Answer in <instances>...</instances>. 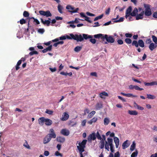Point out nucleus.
<instances>
[{
  "instance_id": "f257e3e1",
  "label": "nucleus",
  "mask_w": 157,
  "mask_h": 157,
  "mask_svg": "<svg viewBox=\"0 0 157 157\" xmlns=\"http://www.w3.org/2000/svg\"><path fill=\"white\" fill-rule=\"evenodd\" d=\"M86 142L87 140H84L81 143L79 142L78 144V145L77 146V148L79 150L80 157H84L82 155V152L84 151V148L85 147Z\"/></svg>"
},
{
  "instance_id": "f03ea898",
  "label": "nucleus",
  "mask_w": 157,
  "mask_h": 157,
  "mask_svg": "<svg viewBox=\"0 0 157 157\" xmlns=\"http://www.w3.org/2000/svg\"><path fill=\"white\" fill-rule=\"evenodd\" d=\"M70 36L67 35L66 37L68 39H73L77 41H82L83 40V39L81 34H76L75 35L72 34H70Z\"/></svg>"
},
{
  "instance_id": "7ed1b4c3",
  "label": "nucleus",
  "mask_w": 157,
  "mask_h": 157,
  "mask_svg": "<svg viewBox=\"0 0 157 157\" xmlns=\"http://www.w3.org/2000/svg\"><path fill=\"white\" fill-rule=\"evenodd\" d=\"M144 6L145 8L144 14L146 16H149L152 14L151 11L150 9V6L149 4H144Z\"/></svg>"
},
{
  "instance_id": "20e7f679",
  "label": "nucleus",
  "mask_w": 157,
  "mask_h": 157,
  "mask_svg": "<svg viewBox=\"0 0 157 157\" xmlns=\"http://www.w3.org/2000/svg\"><path fill=\"white\" fill-rule=\"evenodd\" d=\"M113 139L110 138H108L107 141H105V148L108 151H109V146L113 145Z\"/></svg>"
},
{
  "instance_id": "39448f33",
  "label": "nucleus",
  "mask_w": 157,
  "mask_h": 157,
  "mask_svg": "<svg viewBox=\"0 0 157 157\" xmlns=\"http://www.w3.org/2000/svg\"><path fill=\"white\" fill-rule=\"evenodd\" d=\"M39 12L40 15L45 16L47 17H51L52 16V14L49 10H47L46 11L43 10H40Z\"/></svg>"
},
{
  "instance_id": "423d86ee",
  "label": "nucleus",
  "mask_w": 157,
  "mask_h": 157,
  "mask_svg": "<svg viewBox=\"0 0 157 157\" xmlns=\"http://www.w3.org/2000/svg\"><path fill=\"white\" fill-rule=\"evenodd\" d=\"M66 8L68 10L69 12L72 13H76L79 10L78 8H77L75 9L74 7H73L70 5L67 6Z\"/></svg>"
},
{
  "instance_id": "0eeeda50",
  "label": "nucleus",
  "mask_w": 157,
  "mask_h": 157,
  "mask_svg": "<svg viewBox=\"0 0 157 157\" xmlns=\"http://www.w3.org/2000/svg\"><path fill=\"white\" fill-rule=\"evenodd\" d=\"M102 139L100 140V142H99V147L100 148L102 149L104 148L105 146V137L104 135H102Z\"/></svg>"
},
{
  "instance_id": "6e6552de",
  "label": "nucleus",
  "mask_w": 157,
  "mask_h": 157,
  "mask_svg": "<svg viewBox=\"0 0 157 157\" xmlns=\"http://www.w3.org/2000/svg\"><path fill=\"white\" fill-rule=\"evenodd\" d=\"M105 39L109 43H113L114 42V40L112 36H108L106 34L104 36V40Z\"/></svg>"
},
{
  "instance_id": "1a4fd4ad",
  "label": "nucleus",
  "mask_w": 157,
  "mask_h": 157,
  "mask_svg": "<svg viewBox=\"0 0 157 157\" xmlns=\"http://www.w3.org/2000/svg\"><path fill=\"white\" fill-rule=\"evenodd\" d=\"M132 10V7L131 6L129 7L126 10L125 13V18L127 19L129 16L130 15L131 16V11Z\"/></svg>"
},
{
  "instance_id": "9d476101",
  "label": "nucleus",
  "mask_w": 157,
  "mask_h": 157,
  "mask_svg": "<svg viewBox=\"0 0 157 157\" xmlns=\"http://www.w3.org/2000/svg\"><path fill=\"white\" fill-rule=\"evenodd\" d=\"M96 139L95 133L94 132L90 134L88 137V140L89 141L91 140H94Z\"/></svg>"
},
{
  "instance_id": "9b49d317",
  "label": "nucleus",
  "mask_w": 157,
  "mask_h": 157,
  "mask_svg": "<svg viewBox=\"0 0 157 157\" xmlns=\"http://www.w3.org/2000/svg\"><path fill=\"white\" fill-rule=\"evenodd\" d=\"M60 133L64 136H67L70 134L69 131L66 129H63L61 130Z\"/></svg>"
},
{
  "instance_id": "f8f14e48",
  "label": "nucleus",
  "mask_w": 157,
  "mask_h": 157,
  "mask_svg": "<svg viewBox=\"0 0 157 157\" xmlns=\"http://www.w3.org/2000/svg\"><path fill=\"white\" fill-rule=\"evenodd\" d=\"M69 117V115L66 112H64L62 116L61 120L62 121H65L67 120Z\"/></svg>"
},
{
  "instance_id": "ddd939ff",
  "label": "nucleus",
  "mask_w": 157,
  "mask_h": 157,
  "mask_svg": "<svg viewBox=\"0 0 157 157\" xmlns=\"http://www.w3.org/2000/svg\"><path fill=\"white\" fill-rule=\"evenodd\" d=\"M157 44L155 43H151L148 46L150 50L151 51H152L154 49L156 48L157 47Z\"/></svg>"
},
{
  "instance_id": "4468645a",
  "label": "nucleus",
  "mask_w": 157,
  "mask_h": 157,
  "mask_svg": "<svg viewBox=\"0 0 157 157\" xmlns=\"http://www.w3.org/2000/svg\"><path fill=\"white\" fill-rule=\"evenodd\" d=\"M144 14V11H143L141 13L137 14V16H136V20H138L139 19H142L144 17L143 15Z\"/></svg>"
},
{
  "instance_id": "2eb2a0df",
  "label": "nucleus",
  "mask_w": 157,
  "mask_h": 157,
  "mask_svg": "<svg viewBox=\"0 0 157 157\" xmlns=\"http://www.w3.org/2000/svg\"><path fill=\"white\" fill-rule=\"evenodd\" d=\"M50 138L48 135H47L43 139V143L44 144H46L48 143L51 140Z\"/></svg>"
},
{
  "instance_id": "dca6fc26",
  "label": "nucleus",
  "mask_w": 157,
  "mask_h": 157,
  "mask_svg": "<svg viewBox=\"0 0 157 157\" xmlns=\"http://www.w3.org/2000/svg\"><path fill=\"white\" fill-rule=\"evenodd\" d=\"M99 96L100 98L103 99H105V97H107L108 96V93L105 91H103L99 94Z\"/></svg>"
},
{
  "instance_id": "f3484780",
  "label": "nucleus",
  "mask_w": 157,
  "mask_h": 157,
  "mask_svg": "<svg viewBox=\"0 0 157 157\" xmlns=\"http://www.w3.org/2000/svg\"><path fill=\"white\" fill-rule=\"evenodd\" d=\"M56 140L58 142L63 143L65 141V138L62 136H58L56 138Z\"/></svg>"
},
{
  "instance_id": "a211bd4d",
  "label": "nucleus",
  "mask_w": 157,
  "mask_h": 157,
  "mask_svg": "<svg viewBox=\"0 0 157 157\" xmlns=\"http://www.w3.org/2000/svg\"><path fill=\"white\" fill-rule=\"evenodd\" d=\"M105 35L102 34H98L94 35V37L95 38L99 39L101 38L102 40H104V36Z\"/></svg>"
},
{
  "instance_id": "6ab92c4d",
  "label": "nucleus",
  "mask_w": 157,
  "mask_h": 157,
  "mask_svg": "<svg viewBox=\"0 0 157 157\" xmlns=\"http://www.w3.org/2000/svg\"><path fill=\"white\" fill-rule=\"evenodd\" d=\"M113 139L114 143H115V144L116 147L117 148L118 147V146L119 145V139L116 137H114Z\"/></svg>"
},
{
  "instance_id": "aec40b11",
  "label": "nucleus",
  "mask_w": 157,
  "mask_h": 157,
  "mask_svg": "<svg viewBox=\"0 0 157 157\" xmlns=\"http://www.w3.org/2000/svg\"><path fill=\"white\" fill-rule=\"evenodd\" d=\"M45 118L44 117L40 118L38 119L39 124L41 125H43L44 122H45Z\"/></svg>"
},
{
  "instance_id": "412c9836",
  "label": "nucleus",
  "mask_w": 157,
  "mask_h": 157,
  "mask_svg": "<svg viewBox=\"0 0 157 157\" xmlns=\"http://www.w3.org/2000/svg\"><path fill=\"white\" fill-rule=\"evenodd\" d=\"M46 125H50L52 123V121L51 120L48 118H45V122Z\"/></svg>"
},
{
  "instance_id": "4be33fe9",
  "label": "nucleus",
  "mask_w": 157,
  "mask_h": 157,
  "mask_svg": "<svg viewBox=\"0 0 157 157\" xmlns=\"http://www.w3.org/2000/svg\"><path fill=\"white\" fill-rule=\"evenodd\" d=\"M40 20L42 23L44 25H47L48 26H49L51 23V22L48 20H45V21H44L43 19L42 18H41Z\"/></svg>"
},
{
  "instance_id": "5701e85b",
  "label": "nucleus",
  "mask_w": 157,
  "mask_h": 157,
  "mask_svg": "<svg viewBox=\"0 0 157 157\" xmlns=\"http://www.w3.org/2000/svg\"><path fill=\"white\" fill-rule=\"evenodd\" d=\"M52 45H50L47 48L44 49L43 50H42V52L44 53H45L47 52L48 51H50L52 49Z\"/></svg>"
},
{
  "instance_id": "b1692460",
  "label": "nucleus",
  "mask_w": 157,
  "mask_h": 157,
  "mask_svg": "<svg viewBox=\"0 0 157 157\" xmlns=\"http://www.w3.org/2000/svg\"><path fill=\"white\" fill-rule=\"evenodd\" d=\"M83 37L82 36L83 39H84L85 40H87L88 39H90L91 38H93V36H92L88 35L85 34H82Z\"/></svg>"
},
{
  "instance_id": "393cba45",
  "label": "nucleus",
  "mask_w": 157,
  "mask_h": 157,
  "mask_svg": "<svg viewBox=\"0 0 157 157\" xmlns=\"http://www.w3.org/2000/svg\"><path fill=\"white\" fill-rule=\"evenodd\" d=\"M102 107V104L101 102L98 103L95 106V108L97 110H99Z\"/></svg>"
},
{
  "instance_id": "a878e982",
  "label": "nucleus",
  "mask_w": 157,
  "mask_h": 157,
  "mask_svg": "<svg viewBox=\"0 0 157 157\" xmlns=\"http://www.w3.org/2000/svg\"><path fill=\"white\" fill-rule=\"evenodd\" d=\"M128 141V140L124 141L122 144V146L123 149H125L127 148L129 146V144H128L127 142Z\"/></svg>"
},
{
  "instance_id": "bb28decb",
  "label": "nucleus",
  "mask_w": 157,
  "mask_h": 157,
  "mask_svg": "<svg viewBox=\"0 0 157 157\" xmlns=\"http://www.w3.org/2000/svg\"><path fill=\"white\" fill-rule=\"evenodd\" d=\"M128 113L131 115H136L138 114L136 110H128Z\"/></svg>"
},
{
  "instance_id": "cd10ccee",
  "label": "nucleus",
  "mask_w": 157,
  "mask_h": 157,
  "mask_svg": "<svg viewBox=\"0 0 157 157\" xmlns=\"http://www.w3.org/2000/svg\"><path fill=\"white\" fill-rule=\"evenodd\" d=\"M147 98L149 99H151L153 100L154 99L156 98V97L155 96L150 94H147Z\"/></svg>"
},
{
  "instance_id": "c85d7f7f",
  "label": "nucleus",
  "mask_w": 157,
  "mask_h": 157,
  "mask_svg": "<svg viewBox=\"0 0 157 157\" xmlns=\"http://www.w3.org/2000/svg\"><path fill=\"white\" fill-rule=\"evenodd\" d=\"M138 12V9L136 8H135L133 11L131 13V16H135Z\"/></svg>"
},
{
  "instance_id": "c756f323",
  "label": "nucleus",
  "mask_w": 157,
  "mask_h": 157,
  "mask_svg": "<svg viewBox=\"0 0 157 157\" xmlns=\"http://www.w3.org/2000/svg\"><path fill=\"white\" fill-rule=\"evenodd\" d=\"M136 144L135 141H133L132 144L131 145L130 147V150L131 151H134L135 148Z\"/></svg>"
},
{
  "instance_id": "7c9ffc66",
  "label": "nucleus",
  "mask_w": 157,
  "mask_h": 157,
  "mask_svg": "<svg viewBox=\"0 0 157 157\" xmlns=\"http://www.w3.org/2000/svg\"><path fill=\"white\" fill-rule=\"evenodd\" d=\"M97 120L98 119L97 117H94L90 121H89L88 122V123L90 124H91L97 121Z\"/></svg>"
},
{
  "instance_id": "2f4dec72",
  "label": "nucleus",
  "mask_w": 157,
  "mask_h": 157,
  "mask_svg": "<svg viewBox=\"0 0 157 157\" xmlns=\"http://www.w3.org/2000/svg\"><path fill=\"white\" fill-rule=\"evenodd\" d=\"M138 44L141 47L143 48L144 46V42L143 40H140L138 41Z\"/></svg>"
},
{
  "instance_id": "473e14b6",
  "label": "nucleus",
  "mask_w": 157,
  "mask_h": 157,
  "mask_svg": "<svg viewBox=\"0 0 157 157\" xmlns=\"http://www.w3.org/2000/svg\"><path fill=\"white\" fill-rule=\"evenodd\" d=\"M60 74L61 75H65V76H67V75H68L69 76H71L72 75V74L71 72H70L69 73H65L64 72H62L60 73Z\"/></svg>"
},
{
  "instance_id": "72a5a7b5",
  "label": "nucleus",
  "mask_w": 157,
  "mask_h": 157,
  "mask_svg": "<svg viewBox=\"0 0 157 157\" xmlns=\"http://www.w3.org/2000/svg\"><path fill=\"white\" fill-rule=\"evenodd\" d=\"M109 122V119L108 118H105L104 119V124L105 125H107Z\"/></svg>"
},
{
  "instance_id": "f704fd0d",
  "label": "nucleus",
  "mask_w": 157,
  "mask_h": 157,
  "mask_svg": "<svg viewBox=\"0 0 157 157\" xmlns=\"http://www.w3.org/2000/svg\"><path fill=\"white\" fill-rule=\"evenodd\" d=\"M47 135H48V136H49V137L51 138H55L56 137V135L55 133H49Z\"/></svg>"
},
{
  "instance_id": "c9c22d12",
  "label": "nucleus",
  "mask_w": 157,
  "mask_h": 157,
  "mask_svg": "<svg viewBox=\"0 0 157 157\" xmlns=\"http://www.w3.org/2000/svg\"><path fill=\"white\" fill-rule=\"evenodd\" d=\"M138 154V151L136 150L135 151L133 152L131 155V157H136Z\"/></svg>"
},
{
  "instance_id": "e433bc0d",
  "label": "nucleus",
  "mask_w": 157,
  "mask_h": 157,
  "mask_svg": "<svg viewBox=\"0 0 157 157\" xmlns=\"http://www.w3.org/2000/svg\"><path fill=\"white\" fill-rule=\"evenodd\" d=\"M82 48V47L78 46L74 48V51L76 52H78L80 51Z\"/></svg>"
},
{
  "instance_id": "4c0bfd02",
  "label": "nucleus",
  "mask_w": 157,
  "mask_h": 157,
  "mask_svg": "<svg viewBox=\"0 0 157 157\" xmlns=\"http://www.w3.org/2000/svg\"><path fill=\"white\" fill-rule=\"evenodd\" d=\"M96 137V138H97L99 140H101L102 139V138H101L100 135V134L99 132L98 131L96 134H95Z\"/></svg>"
},
{
  "instance_id": "58836bf2",
  "label": "nucleus",
  "mask_w": 157,
  "mask_h": 157,
  "mask_svg": "<svg viewBox=\"0 0 157 157\" xmlns=\"http://www.w3.org/2000/svg\"><path fill=\"white\" fill-rule=\"evenodd\" d=\"M95 113V112L94 111L91 112V113L88 115L87 117L88 118H91Z\"/></svg>"
},
{
  "instance_id": "ea45409f",
  "label": "nucleus",
  "mask_w": 157,
  "mask_h": 157,
  "mask_svg": "<svg viewBox=\"0 0 157 157\" xmlns=\"http://www.w3.org/2000/svg\"><path fill=\"white\" fill-rule=\"evenodd\" d=\"M63 9V7L60 5H59L58 6V9L59 12L61 13H63V11H62V10Z\"/></svg>"
},
{
  "instance_id": "a19ab883",
  "label": "nucleus",
  "mask_w": 157,
  "mask_h": 157,
  "mask_svg": "<svg viewBox=\"0 0 157 157\" xmlns=\"http://www.w3.org/2000/svg\"><path fill=\"white\" fill-rule=\"evenodd\" d=\"M103 14H102L94 18V21H95L98 20V19H101L103 17Z\"/></svg>"
},
{
  "instance_id": "79ce46f5",
  "label": "nucleus",
  "mask_w": 157,
  "mask_h": 157,
  "mask_svg": "<svg viewBox=\"0 0 157 157\" xmlns=\"http://www.w3.org/2000/svg\"><path fill=\"white\" fill-rule=\"evenodd\" d=\"M152 38L153 41L155 43L157 44V37L154 35H152Z\"/></svg>"
},
{
  "instance_id": "37998d69",
  "label": "nucleus",
  "mask_w": 157,
  "mask_h": 157,
  "mask_svg": "<svg viewBox=\"0 0 157 157\" xmlns=\"http://www.w3.org/2000/svg\"><path fill=\"white\" fill-rule=\"evenodd\" d=\"M124 18L123 17H121L119 19L116 20L114 21V22L115 23L120 22H123L124 21Z\"/></svg>"
},
{
  "instance_id": "c03bdc74",
  "label": "nucleus",
  "mask_w": 157,
  "mask_h": 157,
  "mask_svg": "<svg viewBox=\"0 0 157 157\" xmlns=\"http://www.w3.org/2000/svg\"><path fill=\"white\" fill-rule=\"evenodd\" d=\"M132 45H135L136 47H138V44L137 41L136 40H134L132 43Z\"/></svg>"
},
{
  "instance_id": "a18cd8bd",
  "label": "nucleus",
  "mask_w": 157,
  "mask_h": 157,
  "mask_svg": "<svg viewBox=\"0 0 157 157\" xmlns=\"http://www.w3.org/2000/svg\"><path fill=\"white\" fill-rule=\"evenodd\" d=\"M125 96H126L127 97H137V96L136 95H133L132 94H126Z\"/></svg>"
},
{
  "instance_id": "49530a36",
  "label": "nucleus",
  "mask_w": 157,
  "mask_h": 157,
  "mask_svg": "<svg viewBox=\"0 0 157 157\" xmlns=\"http://www.w3.org/2000/svg\"><path fill=\"white\" fill-rule=\"evenodd\" d=\"M45 112L46 113L48 114L49 115H52L53 113V111L47 109Z\"/></svg>"
},
{
  "instance_id": "de8ad7c7",
  "label": "nucleus",
  "mask_w": 157,
  "mask_h": 157,
  "mask_svg": "<svg viewBox=\"0 0 157 157\" xmlns=\"http://www.w3.org/2000/svg\"><path fill=\"white\" fill-rule=\"evenodd\" d=\"M23 15L25 17H28L29 16V13L27 11H24Z\"/></svg>"
},
{
  "instance_id": "09e8293b",
  "label": "nucleus",
  "mask_w": 157,
  "mask_h": 157,
  "mask_svg": "<svg viewBox=\"0 0 157 157\" xmlns=\"http://www.w3.org/2000/svg\"><path fill=\"white\" fill-rule=\"evenodd\" d=\"M125 42L128 44H130L132 43V40L129 38H126L125 40Z\"/></svg>"
},
{
  "instance_id": "8fccbe9b",
  "label": "nucleus",
  "mask_w": 157,
  "mask_h": 157,
  "mask_svg": "<svg viewBox=\"0 0 157 157\" xmlns=\"http://www.w3.org/2000/svg\"><path fill=\"white\" fill-rule=\"evenodd\" d=\"M55 155L57 156H60V157H62L63 156V155L60 153L58 151H56L55 153Z\"/></svg>"
},
{
  "instance_id": "3c124183",
  "label": "nucleus",
  "mask_w": 157,
  "mask_h": 157,
  "mask_svg": "<svg viewBox=\"0 0 157 157\" xmlns=\"http://www.w3.org/2000/svg\"><path fill=\"white\" fill-rule=\"evenodd\" d=\"M38 52L36 51H33L29 53V54L30 56H33L34 54H38Z\"/></svg>"
},
{
  "instance_id": "603ef678",
  "label": "nucleus",
  "mask_w": 157,
  "mask_h": 157,
  "mask_svg": "<svg viewBox=\"0 0 157 157\" xmlns=\"http://www.w3.org/2000/svg\"><path fill=\"white\" fill-rule=\"evenodd\" d=\"M84 17L85 18V20L88 21L90 23H91L92 22V21L89 19L90 18L89 17L86 16Z\"/></svg>"
},
{
  "instance_id": "864d4df0",
  "label": "nucleus",
  "mask_w": 157,
  "mask_h": 157,
  "mask_svg": "<svg viewBox=\"0 0 157 157\" xmlns=\"http://www.w3.org/2000/svg\"><path fill=\"white\" fill-rule=\"evenodd\" d=\"M110 10V7L108 8V9H106L105 11V13L106 15H108L109 14Z\"/></svg>"
},
{
  "instance_id": "5fc2aeb1",
  "label": "nucleus",
  "mask_w": 157,
  "mask_h": 157,
  "mask_svg": "<svg viewBox=\"0 0 157 157\" xmlns=\"http://www.w3.org/2000/svg\"><path fill=\"white\" fill-rule=\"evenodd\" d=\"M134 89H135L136 90H144L143 88H140L137 86H135V87H134Z\"/></svg>"
},
{
  "instance_id": "6e6d98bb",
  "label": "nucleus",
  "mask_w": 157,
  "mask_h": 157,
  "mask_svg": "<svg viewBox=\"0 0 157 157\" xmlns=\"http://www.w3.org/2000/svg\"><path fill=\"white\" fill-rule=\"evenodd\" d=\"M90 39V41L91 43L93 44H94L95 43L96 40L95 39H93L92 38H91Z\"/></svg>"
},
{
  "instance_id": "4d7b16f0",
  "label": "nucleus",
  "mask_w": 157,
  "mask_h": 157,
  "mask_svg": "<svg viewBox=\"0 0 157 157\" xmlns=\"http://www.w3.org/2000/svg\"><path fill=\"white\" fill-rule=\"evenodd\" d=\"M114 157H120V154L119 151H117L114 154Z\"/></svg>"
},
{
  "instance_id": "13d9d810",
  "label": "nucleus",
  "mask_w": 157,
  "mask_h": 157,
  "mask_svg": "<svg viewBox=\"0 0 157 157\" xmlns=\"http://www.w3.org/2000/svg\"><path fill=\"white\" fill-rule=\"evenodd\" d=\"M20 23L21 25H22L24 24H25L26 23V21L23 18L21 19L20 21Z\"/></svg>"
},
{
  "instance_id": "bf43d9fd",
  "label": "nucleus",
  "mask_w": 157,
  "mask_h": 157,
  "mask_svg": "<svg viewBox=\"0 0 157 157\" xmlns=\"http://www.w3.org/2000/svg\"><path fill=\"white\" fill-rule=\"evenodd\" d=\"M38 32L40 33L43 34L44 32V29H40L38 30Z\"/></svg>"
},
{
  "instance_id": "052dcab7",
  "label": "nucleus",
  "mask_w": 157,
  "mask_h": 157,
  "mask_svg": "<svg viewBox=\"0 0 157 157\" xmlns=\"http://www.w3.org/2000/svg\"><path fill=\"white\" fill-rule=\"evenodd\" d=\"M78 20H80L81 21H84V20L80 19L79 18H76L75 20V21H74V23H79V21H78Z\"/></svg>"
},
{
  "instance_id": "680f3d73",
  "label": "nucleus",
  "mask_w": 157,
  "mask_h": 157,
  "mask_svg": "<svg viewBox=\"0 0 157 157\" xmlns=\"http://www.w3.org/2000/svg\"><path fill=\"white\" fill-rule=\"evenodd\" d=\"M146 43L147 44H150L152 43V41L150 39H147L146 41Z\"/></svg>"
},
{
  "instance_id": "e2e57ef3",
  "label": "nucleus",
  "mask_w": 157,
  "mask_h": 157,
  "mask_svg": "<svg viewBox=\"0 0 157 157\" xmlns=\"http://www.w3.org/2000/svg\"><path fill=\"white\" fill-rule=\"evenodd\" d=\"M151 86L157 85V82L153 81L150 82Z\"/></svg>"
},
{
  "instance_id": "0e129e2a",
  "label": "nucleus",
  "mask_w": 157,
  "mask_h": 157,
  "mask_svg": "<svg viewBox=\"0 0 157 157\" xmlns=\"http://www.w3.org/2000/svg\"><path fill=\"white\" fill-rule=\"evenodd\" d=\"M125 36L127 37L131 38L132 36V35L130 33H126L125 34Z\"/></svg>"
},
{
  "instance_id": "69168bd1",
  "label": "nucleus",
  "mask_w": 157,
  "mask_h": 157,
  "mask_svg": "<svg viewBox=\"0 0 157 157\" xmlns=\"http://www.w3.org/2000/svg\"><path fill=\"white\" fill-rule=\"evenodd\" d=\"M86 14L87 15L90 16H95V15L94 14L91 13L89 12H87L86 13Z\"/></svg>"
},
{
  "instance_id": "338daca9",
  "label": "nucleus",
  "mask_w": 157,
  "mask_h": 157,
  "mask_svg": "<svg viewBox=\"0 0 157 157\" xmlns=\"http://www.w3.org/2000/svg\"><path fill=\"white\" fill-rule=\"evenodd\" d=\"M90 75L91 76H94L96 77L97 76V73L96 72H91L90 73Z\"/></svg>"
},
{
  "instance_id": "774afa93",
  "label": "nucleus",
  "mask_w": 157,
  "mask_h": 157,
  "mask_svg": "<svg viewBox=\"0 0 157 157\" xmlns=\"http://www.w3.org/2000/svg\"><path fill=\"white\" fill-rule=\"evenodd\" d=\"M117 42L119 44H122L123 43V41L121 39L118 40Z\"/></svg>"
}]
</instances>
